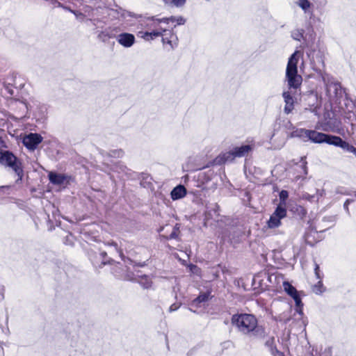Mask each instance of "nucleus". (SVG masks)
I'll use <instances>...</instances> for the list:
<instances>
[{
	"instance_id": "423d86ee",
	"label": "nucleus",
	"mask_w": 356,
	"mask_h": 356,
	"mask_svg": "<svg viewBox=\"0 0 356 356\" xmlns=\"http://www.w3.org/2000/svg\"><path fill=\"white\" fill-rule=\"evenodd\" d=\"M108 15L118 19L119 20H124L127 24L132 25L134 22L129 18H137L138 15L131 12L127 11L120 7L116 6L115 8L109 10Z\"/></svg>"
},
{
	"instance_id": "c756f323",
	"label": "nucleus",
	"mask_w": 356,
	"mask_h": 356,
	"mask_svg": "<svg viewBox=\"0 0 356 356\" xmlns=\"http://www.w3.org/2000/svg\"><path fill=\"white\" fill-rule=\"evenodd\" d=\"M316 196L314 195H310L308 193H304L302 195V198L304 200H307L309 202H314L316 201Z\"/></svg>"
},
{
	"instance_id": "412c9836",
	"label": "nucleus",
	"mask_w": 356,
	"mask_h": 356,
	"mask_svg": "<svg viewBox=\"0 0 356 356\" xmlns=\"http://www.w3.org/2000/svg\"><path fill=\"white\" fill-rule=\"evenodd\" d=\"M283 287L284 291L291 297L296 296L298 294L296 289L288 282H284Z\"/></svg>"
},
{
	"instance_id": "2f4dec72",
	"label": "nucleus",
	"mask_w": 356,
	"mask_h": 356,
	"mask_svg": "<svg viewBox=\"0 0 356 356\" xmlns=\"http://www.w3.org/2000/svg\"><path fill=\"white\" fill-rule=\"evenodd\" d=\"M270 350L272 352V354L274 356H284V354L280 351H278L276 348H273V346H270Z\"/></svg>"
},
{
	"instance_id": "79ce46f5",
	"label": "nucleus",
	"mask_w": 356,
	"mask_h": 356,
	"mask_svg": "<svg viewBox=\"0 0 356 356\" xmlns=\"http://www.w3.org/2000/svg\"><path fill=\"white\" fill-rule=\"evenodd\" d=\"M323 130L327 131H330V130H332V129H328L327 127H323Z\"/></svg>"
},
{
	"instance_id": "9d476101",
	"label": "nucleus",
	"mask_w": 356,
	"mask_h": 356,
	"mask_svg": "<svg viewBox=\"0 0 356 356\" xmlns=\"http://www.w3.org/2000/svg\"><path fill=\"white\" fill-rule=\"evenodd\" d=\"M118 42L124 47H131L135 43V36L129 33H122L115 36Z\"/></svg>"
},
{
	"instance_id": "bb28decb",
	"label": "nucleus",
	"mask_w": 356,
	"mask_h": 356,
	"mask_svg": "<svg viewBox=\"0 0 356 356\" xmlns=\"http://www.w3.org/2000/svg\"><path fill=\"white\" fill-rule=\"evenodd\" d=\"M179 233V227L178 224H176L175 226L173 228V231L170 234L168 237H167L168 239H172V238H177L178 237Z\"/></svg>"
},
{
	"instance_id": "ea45409f",
	"label": "nucleus",
	"mask_w": 356,
	"mask_h": 356,
	"mask_svg": "<svg viewBox=\"0 0 356 356\" xmlns=\"http://www.w3.org/2000/svg\"><path fill=\"white\" fill-rule=\"evenodd\" d=\"M65 8L67 9V8ZM67 10H68V8H67ZM69 10L71 11L72 13H73L77 17L82 15L81 13H77L75 11H73L70 9H69Z\"/></svg>"
},
{
	"instance_id": "20e7f679",
	"label": "nucleus",
	"mask_w": 356,
	"mask_h": 356,
	"mask_svg": "<svg viewBox=\"0 0 356 356\" xmlns=\"http://www.w3.org/2000/svg\"><path fill=\"white\" fill-rule=\"evenodd\" d=\"M0 163L11 168L19 179H22L24 173L21 162L10 152H0Z\"/></svg>"
},
{
	"instance_id": "ddd939ff",
	"label": "nucleus",
	"mask_w": 356,
	"mask_h": 356,
	"mask_svg": "<svg viewBox=\"0 0 356 356\" xmlns=\"http://www.w3.org/2000/svg\"><path fill=\"white\" fill-rule=\"evenodd\" d=\"M332 145L340 147L343 149L353 153L356 156V148L354 146L350 145L348 143L343 140L339 136H336L335 138H334V141H332Z\"/></svg>"
},
{
	"instance_id": "cd10ccee",
	"label": "nucleus",
	"mask_w": 356,
	"mask_h": 356,
	"mask_svg": "<svg viewBox=\"0 0 356 356\" xmlns=\"http://www.w3.org/2000/svg\"><path fill=\"white\" fill-rule=\"evenodd\" d=\"M296 302V307L298 308V312L300 314L302 313V309H301V307L302 306V302H301V299L300 298V296H298V294L296 295V296H293L292 297Z\"/></svg>"
},
{
	"instance_id": "a19ab883",
	"label": "nucleus",
	"mask_w": 356,
	"mask_h": 356,
	"mask_svg": "<svg viewBox=\"0 0 356 356\" xmlns=\"http://www.w3.org/2000/svg\"><path fill=\"white\" fill-rule=\"evenodd\" d=\"M145 265V262H143V263H140L138 264H136V266H144Z\"/></svg>"
},
{
	"instance_id": "f704fd0d",
	"label": "nucleus",
	"mask_w": 356,
	"mask_h": 356,
	"mask_svg": "<svg viewBox=\"0 0 356 356\" xmlns=\"http://www.w3.org/2000/svg\"><path fill=\"white\" fill-rule=\"evenodd\" d=\"M179 307H180L179 304H177V303L172 304L169 308V312H172L176 311L179 308Z\"/></svg>"
},
{
	"instance_id": "4be33fe9",
	"label": "nucleus",
	"mask_w": 356,
	"mask_h": 356,
	"mask_svg": "<svg viewBox=\"0 0 356 356\" xmlns=\"http://www.w3.org/2000/svg\"><path fill=\"white\" fill-rule=\"evenodd\" d=\"M138 282L143 286L145 289H149L151 287L152 282L151 279L147 276L143 275L140 277V280H138Z\"/></svg>"
},
{
	"instance_id": "4468645a",
	"label": "nucleus",
	"mask_w": 356,
	"mask_h": 356,
	"mask_svg": "<svg viewBox=\"0 0 356 356\" xmlns=\"http://www.w3.org/2000/svg\"><path fill=\"white\" fill-rule=\"evenodd\" d=\"M139 22H140L141 26L149 29V30H156L159 24L156 23H153V22L156 21L157 18L154 17H148V18H143L141 16L138 15L137 18H135ZM160 28L159 30H160Z\"/></svg>"
},
{
	"instance_id": "a211bd4d",
	"label": "nucleus",
	"mask_w": 356,
	"mask_h": 356,
	"mask_svg": "<svg viewBox=\"0 0 356 356\" xmlns=\"http://www.w3.org/2000/svg\"><path fill=\"white\" fill-rule=\"evenodd\" d=\"M297 4L305 13L312 15V5L308 0H299Z\"/></svg>"
},
{
	"instance_id": "37998d69",
	"label": "nucleus",
	"mask_w": 356,
	"mask_h": 356,
	"mask_svg": "<svg viewBox=\"0 0 356 356\" xmlns=\"http://www.w3.org/2000/svg\"><path fill=\"white\" fill-rule=\"evenodd\" d=\"M58 6H60V7H63L62 4H61V3H58Z\"/></svg>"
},
{
	"instance_id": "2eb2a0df",
	"label": "nucleus",
	"mask_w": 356,
	"mask_h": 356,
	"mask_svg": "<svg viewBox=\"0 0 356 356\" xmlns=\"http://www.w3.org/2000/svg\"><path fill=\"white\" fill-rule=\"evenodd\" d=\"M166 29H161L160 30H153L151 32L146 31L143 32L140 31L138 34L140 36L145 40H153L154 38H157L163 35V33L165 32Z\"/></svg>"
},
{
	"instance_id": "e433bc0d",
	"label": "nucleus",
	"mask_w": 356,
	"mask_h": 356,
	"mask_svg": "<svg viewBox=\"0 0 356 356\" xmlns=\"http://www.w3.org/2000/svg\"><path fill=\"white\" fill-rule=\"evenodd\" d=\"M353 202V200H350V199H348L345 203H344V205H343V207L344 209L346 210V211L348 213L349 211H348V205L350 204V202Z\"/></svg>"
},
{
	"instance_id": "1a4fd4ad",
	"label": "nucleus",
	"mask_w": 356,
	"mask_h": 356,
	"mask_svg": "<svg viewBox=\"0 0 356 356\" xmlns=\"http://www.w3.org/2000/svg\"><path fill=\"white\" fill-rule=\"evenodd\" d=\"M42 138L38 134H30L23 138V144L29 149H35L42 142Z\"/></svg>"
},
{
	"instance_id": "c85d7f7f",
	"label": "nucleus",
	"mask_w": 356,
	"mask_h": 356,
	"mask_svg": "<svg viewBox=\"0 0 356 356\" xmlns=\"http://www.w3.org/2000/svg\"><path fill=\"white\" fill-rule=\"evenodd\" d=\"M124 152L122 149H114L110 152L109 155L112 157L120 158L122 157Z\"/></svg>"
},
{
	"instance_id": "b1692460",
	"label": "nucleus",
	"mask_w": 356,
	"mask_h": 356,
	"mask_svg": "<svg viewBox=\"0 0 356 356\" xmlns=\"http://www.w3.org/2000/svg\"><path fill=\"white\" fill-rule=\"evenodd\" d=\"M163 1L166 4H171L176 7L183 6L186 1V0H163Z\"/></svg>"
},
{
	"instance_id": "6e6552de",
	"label": "nucleus",
	"mask_w": 356,
	"mask_h": 356,
	"mask_svg": "<svg viewBox=\"0 0 356 356\" xmlns=\"http://www.w3.org/2000/svg\"><path fill=\"white\" fill-rule=\"evenodd\" d=\"M308 139L307 140H310L314 143H327L329 145H332V141H334V138H335L336 136H331L328 134H325L323 133L318 132L315 130H309L307 133Z\"/></svg>"
},
{
	"instance_id": "7c9ffc66",
	"label": "nucleus",
	"mask_w": 356,
	"mask_h": 356,
	"mask_svg": "<svg viewBox=\"0 0 356 356\" xmlns=\"http://www.w3.org/2000/svg\"><path fill=\"white\" fill-rule=\"evenodd\" d=\"M161 22L169 24L170 20L169 19V17H163L161 19H157L156 21L153 22V23H156L157 24H159Z\"/></svg>"
},
{
	"instance_id": "473e14b6",
	"label": "nucleus",
	"mask_w": 356,
	"mask_h": 356,
	"mask_svg": "<svg viewBox=\"0 0 356 356\" xmlns=\"http://www.w3.org/2000/svg\"><path fill=\"white\" fill-rule=\"evenodd\" d=\"M314 272H315V275H316L317 279L321 280V275L320 273L319 266L317 264H315Z\"/></svg>"
},
{
	"instance_id": "39448f33",
	"label": "nucleus",
	"mask_w": 356,
	"mask_h": 356,
	"mask_svg": "<svg viewBox=\"0 0 356 356\" xmlns=\"http://www.w3.org/2000/svg\"><path fill=\"white\" fill-rule=\"evenodd\" d=\"M253 149L250 145H245L241 147H236L231 151L223 154L220 156V159L222 162L233 161L236 157H243L248 154Z\"/></svg>"
},
{
	"instance_id": "f03ea898",
	"label": "nucleus",
	"mask_w": 356,
	"mask_h": 356,
	"mask_svg": "<svg viewBox=\"0 0 356 356\" xmlns=\"http://www.w3.org/2000/svg\"><path fill=\"white\" fill-rule=\"evenodd\" d=\"M232 324L244 334H251L254 337L264 336V330L258 325L257 319L252 314H239L232 317Z\"/></svg>"
},
{
	"instance_id": "f8f14e48",
	"label": "nucleus",
	"mask_w": 356,
	"mask_h": 356,
	"mask_svg": "<svg viewBox=\"0 0 356 356\" xmlns=\"http://www.w3.org/2000/svg\"><path fill=\"white\" fill-rule=\"evenodd\" d=\"M295 170H297L298 172V175L295 176L296 180L298 181L301 179H305L306 175L308 173L307 161H305V158H301L300 163L296 165Z\"/></svg>"
},
{
	"instance_id": "5701e85b",
	"label": "nucleus",
	"mask_w": 356,
	"mask_h": 356,
	"mask_svg": "<svg viewBox=\"0 0 356 356\" xmlns=\"http://www.w3.org/2000/svg\"><path fill=\"white\" fill-rule=\"evenodd\" d=\"M312 291L316 294L320 295L325 291L321 280H319L317 284H314L312 287Z\"/></svg>"
},
{
	"instance_id": "0eeeda50",
	"label": "nucleus",
	"mask_w": 356,
	"mask_h": 356,
	"mask_svg": "<svg viewBox=\"0 0 356 356\" xmlns=\"http://www.w3.org/2000/svg\"><path fill=\"white\" fill-rule=\"evenodd\" d=\"M286 216V209L281 205H278L275 211L270 216L267 222L268 228L273 229L281 225V220Z\"/></svg>"
},
{
	"instance_id": "7ed1b4c3",
	"label": "nucleus",
	"mask_w": 356,
	"mask_h": 356,
	"mask_svg": "<svg viewBox=\"0 0 356 356\" xmlns=\"http://www.w3.org/2000/svg\"><path fill=\"white\" fill-rule=\"evenodd\" d=\"M319 74L325 85L326 95L330 102H337L342 95V90L339 82L327 73L319 71Z\"/></svg>"
},
{
	"instance_id": "f257e3e1",
	"label": "nucleus",
	"mask_w": 356,
	"mask_h": 356,
	"mask_svg": "<svg viewBox=\"0 0 356 356\" xmlns=\"http://www.w3.org/2000/svg\"><path fill=\"white\" fill-rule=\"evenodd\" d=\"M300 55L301 52L300 51H296L289 58L286 66L285 80L289 88L282 93L285 103L284 111L286 114H289L293 110L294 95L302 81V76L298 74L297 68Z\"/></svg>"
},
{
	"instance_id": "aec40b11",
	"label": "nucleus",
	"mask_w": 356,
	"mask_h": 356,
	"mask_svg": "<svg viewBox=\"0 0 356 356\" xmlns=\"http://www.w3.org/2000/svg\"><path fill=\"white\" fill-rule=\"evenodd\" d=\"M308 131H309V129H298L291 133V136L300 138L302 140H303L304 141H307L308 139V135H307Z\"/></svg>"
},
{
	"instance_id": "4c0bfd02",
	"label": "nucleus",
	"mask_w": 356,
	"mask_h": 356,
	"mask_svg": "<svg viewBox=\"0 0 356 356\" xmlns=\"http://www.w3.org/2000/svg\"><path fill=\"white\" fill-rule=\"evenodd\" d=\"M162 42H163V44H165V43L168 44L169 45H170V47L172 48H173V45H172V41L170 40H169L168 38H162Z\"/></svg>"
},
{
	"instance_id": "72a5a7b5",
	"label": "nucleus",
	"mask_w": 356,
	"mask_h": 356,
	"mask_svg": "<svg viewBox=\"0 0 356 356\" xmlns=\"http://www.w3.org/2000/svg\"><path fill=\"white\" fill-rule=\"evenodd\" d=\"M303 36V31H298L297 33H294L293 38L297 40H300V38Z\"/></svg>"
},
{
	"instance_id": "6ab92c4d",
	"label": "nucleus",
	"mask_w": 356,
	"mask_h": 356,
	"mask_svg": "<svg viewBox=\"0 0 356 356\" xmlns=\"http://www.w3.org/2000/svg\"><path fill=\"white\" fill-rule=\"evenodd\" d=\"M113 32V30L108 29L99 32L97 37L100 40L105 42H107L108 39L115 37Z\"/></svg>"
},
{
	"instance_id": "f3484780",
	"label": "nucleus",
	"mask_w": 356,
	"mask_h": 356,
	"mask_svg": "<svg viewBox=\"0 0 356 356\" xmlns=\"http://www.w3.org/2000/svg\"><path fill=\"white\" fill-rule=\"evenodd\" d=\"M49 179L51 183L56 185H61L65 181V177L62 174H57L53 172L49 173Z\"/></svg>"
},
{
	"instance_id": "9b49d317",
	"label": "nucleus",
	"mask_w": 356,
	"mask_h": 356,
	"mask_svg": "<svg viewBox=\"0 0 356 356\" xmlns=\"http://www.w3.org/2000/svg\"><path fill=\"white\" fill-rule=\"evenodd\" d=\"M209 293H204L200 294L198 297H197L195 300H193L191 303L190 310L196 312L194 308L197 309L198 307H202L204 305V303L208 301L209 298Z\"/></svg>"
},
{
	"instance_id": "dca6fc26",
	"label": "nucleus",
	"mask_w": 356,
	"mask_h": 356,
	"mask_svg": "<svg viewBox=\"0 0 356 356\" xmlns=\"http://www.w3.org/2000/svg\"><path fill=\"white\" fill-rule=\"evenodd\" d=\"M186 194V190L182 185H179L173 188L171 191L170 195L173 200H176L184 197Z\"/></svg>"
},
{
	"instance_id": "58836bf2",
	"label": "nucleus",
	"mask_w": 356,
	"mask_h": 356,
	"mask_svg": "<svg viewBox=\"0 0 356 356\" xmlns=\"http://www.w3.org/2000/svg\"><path fill=\"white\" fill-rule=\"evenodd\" d=\"M3 147H6L5 143L2 140V138L0 137V149H1Z\"/></svg>"
},
{
	"instance_id": "c9c22d12",
	"label": "nucleus",
	"mask_w": 356,
	"mask_h": 356,
	"mask_svg": "<svg viewBox=\"0 0 356 356\" xmlns=\"http://www.w3.org/2000/svg\"><path fill=\"white\" fill-rule=\"evenodd\" d=\"M324 191L323 190H317L316 193L314 195L316 196V201H318L320 197H322L324 195Z\"/></svg>"
},
{
	"instance_id": "393cba45",
	"label": "nucleus",
	"mask_w": 356,
	"mask_h": 356,
	"mask_svg": "<svg viewBox=\"0 0 356 356\" xmlns=\"http://www.w3.org/2000/svg\"><path fill=\"white\" fill-rule=\"evenodd\" d=\"M169 19L170 20V22H176L178 25H182L184 24L186 22V19L183 17H175L171 16L169 17Z\"/></svg>"
},
{
	"instance_id": "a878e982",
	"label": "nucleus",
	"mask_w": 356,
	"mask_h": 356,
	"mask_svg": "<svg viewBox=\"0 0 356 356\" xmlns=\"http://www.w3.org/2000/svg\"><path fill=\"white\" fill-rule=\"evenodd\" d=\"M289 194L286 191H282L280 193V204L279 205L283 206L284 207L285 205V201L288 198Z\"/></svg>"
}]
</instances>
